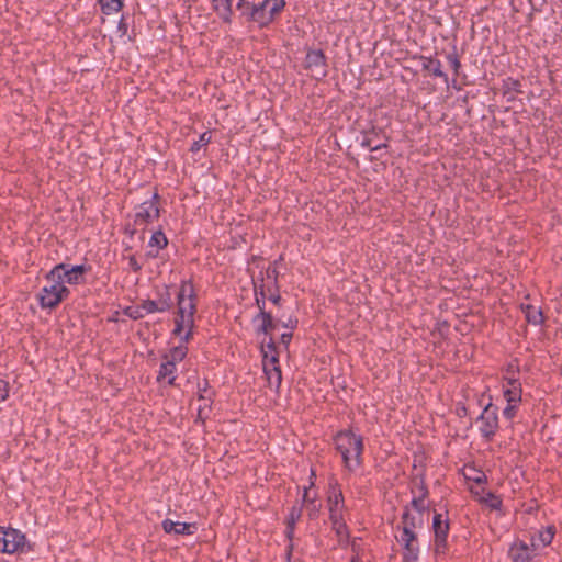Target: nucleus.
I'll return each instance as SVG.
<instances>
[{
	"label": "nucleus",
	"mask_w": 562,
	"mask_h": 562,
	"mask_svg": "<svg viewBox=\"0 0 562 562\" xmlns=\"http://www.w3.org/2000/svg\"><path fill=\"white\" fill-rule=\"evenodd\" d=\"M196 311L195 295L192 283L182 282L178 293V315L173 334L188 341L194 327V314Z\"/></svg>",
	"instance_id": "obj_1"
},
{
	"label": "nucleus",
	"mask_w": 562,
	"mask_h": 562,
	"mask_svg": "<svg viewBox=\"0 0 562 562\" xmlns=\"http://www.w3.org/2000/svg\"><path fill=\"white\" fill-rule=\"evenodd\" d=\"M335 445L341 454L345 467L349 471H355L361 465V456L363 452L362 437L352 431H340L335 436Z\"/></svg>",
	"instance_id": "obj_2"
},
{
	"label": "nucleus",
	"mask_w": 562,
	"mask_h": 562,
	"mask_svg": "<svg viewBox=\"0 0 562 562\" xmlns=\"http://www.w3.org/2000/svg\"><path fill=\"white\" fill-rule=\"evenodd\" d=\"M63 269V265H57L46 274L47 284L38 295L43 308H53L69 295V290L61 280Z\"/></svg>",
	"instance_id": "obj_3"
},
{
	"label": "nucleus",
	"mask_w": 562,
	"mask_h": 562,
	"mask_svg": "<svg viewBox=\"0 0 562 562\" xmlns=\"http://www.w3.org/2000/svg\"><path fill=\"white\" fill-rule=\"evenodd\" d=\"M284 0H265L258 5L254 7L251 12V20L257 22L260 26H266L271 23L277 15L284 9Z\"/></svg>",
	"instance_id": "obj_4"
},
{
	"label": "nucleus",
	"mask_w": 562,
	"mask_h": 562,
	"mask_svg": "<svg viewBox=\"0 0 562 562\" xmlns=\"http://www.w3.org/2000/svg\"><path fill=\"white\" fill-rule=\"evenodd\" d=\"M260 291L256 289V303L259 308V314L255 316L254 322L257 324V331L265 335H271L276 328V323L270 313L265 311V284L259 286Z\"/></svg>",
	"instance_id": "obj_5"
},
{
	"label": "nucleus",
	"mask_w": 562,
	"mask_h": 562,
	"mask_svg": "<svg viewBox=\"0 0 562 562\" xmlns=\"http://www.w3.org/2000/svg\"><path fill=\"white\" fill-rule=\"evenodd\" d=\"M158 194L155 193L148 201L137 206L134 217V224L139 227H146L154 220L159 217Z\"/></svg>",
	"instance_id": "obj_6"
},
{
	"label": "nucleus",
	"mask_w": 562,
	"mask_h": 562,
	"mask_svg": "<svg viewBox=\"0 0 562 562\" xmlns=\"http://www.w3.org/2000/svg\"><path fill=\"white\" fill-rule=\"evenodd\" d=\"M25 546V536L16 529L0 528V551L3 553H14L22 550Z\"/></svg>",
	"instance_id": "obj_7"
},
{
	"label": "nucleus",
	"mask_w": 562,
	"mask_h": 562,
	"mask_svg": "<svg viewBox=\"0 0 562 562\" xmlns=\"http://www.w3.org/2000/svg\"><path fill=\"white\" fill-rule=\"evenodd\" d=\"M477 424L481 434L487 439L492 438L498 428L497 408L488 404L480 415Z\"/></svg>",
	"instance_id": "obj_8"
},
{
	"label": "nucleus",
	"mask_w": 562,
	"mask_h": 562,
	"mask_svg": "<svg viewBox=\"0 0 562 562\" xmlns=\"http://www.w3.org/2000/svg\"><path fill=\"white\" fill-rule=\"evenodd\" d=\"M432 528L435 532V551L437 553H443L449 530L448 520L442 519L441 514H436L434 516Z\"/></svg>",
	"instance_id": "obj_9"
},
{
	"label": "nucleus",
	"mask_w": 562,
	"mask_h": 562,
	"mask_svg": "<svg viewBox=\"0 0 562 562\" xmlns=\"http://www.w3.org/2000/svg\"><path fill=\"white\" fill-rule=\"evenodd\" d=\"M328 508L330 521L344 520V496L342 492L336 486H330V494L328 496Z\"/></svg>",
	"instance_id": "obj_10"
},
{
	"label": "nucleus",
	"mask_w": 562,
	"mask_h": 562,
	"mask_svg": "<svg viewBox=\"0 0 562 562\" xmlns=\"http://www.w3.org/2000/svg\"><path fill=\"white\" fill-rule=\"evenodd\" d=\"M424 525V517L420 513H412L406 509L402 515V535L401 537L416 536V529Z\"/></svg>",
	"instance_id": "obj_11"
},
{
	"label": "nucleus",
	"mask_w": 562,
	"mask_h": 562,
	"mask_svg": "<svg viewBox=\"0 0 562 562\" xmlns=\"http://www.w3.org/2000/svg\"><path fill=\"white\" fill-rule=\"evenodd\" d=\"M305 66L314 77H324L326 75L325 56L322 50H310L306 54Z\"/></svg>",
	"instance_id": "obj_12"
},
{
	"label": "nucleus",
	"mask_w": 562,
	"mask_h": 562,
	"mask_svg": "<svg viewBox=\"0 0 562 562\" xmlns=\"http://www.w3.org/2000/svg\"><path fill=\"white\" fill-rule=\"evenodd\" d=\"M533 548L529 547L526 542L517 540L509 549V557L512 562H530L533 558Z\"/></svg>",
	"instance_id": "obj_13"
},
{
	"label": "nucleus",
	"mask_w": 562,
	"mask_h": 562,
	"mask_svg": "<svg viewBox=\"0 0 562 562\" xmlns=\"http://www.w3.org/2000/svg\"><path fill=\"white\" fill-rule=\"evenodd\" d=\"M400 542L403 544V562H418L419 548L417 536L401 537Z\"/></svg>",
	"instance_id": "obj_14"
},
{
	"label": "nucleus",
	"mask_w": 562,
	"mask_h": 562,
	"mask_svg": "<svg viewBox=\"0 0 562 562\" xmlns=\"http://www.w3.org/2000/svg\"><path fill=\"white\" fill-rule=\"evenodd\" d=\"M61 265L64 266V269L61 270V280L64 281V284L66 282L69 284L79 283L86 271L85 266L80 265L70 267L69 265Z\"/></svg>",
	"instance_id": "obj_15"
},
{
	"label": "nucleus",
	"mask_w": 562,
	"mask_h": 562,
	"mask_svg": "<svg viewBox=\"0 0 562 562\" xmlns=\"http://www.w3.org/2000/svg\"><path fill=\"white\" fill-rule=\"evenodd\" d=\"M198 402V418L204 420L209 417L211 412V393L207 391L206 386L204 389H199V396L196 398Z\"/></svg>",
	"instance_id": "obj_16"
},
{
	"label": "nucleus",
	"mask_w": 562,
	"mask_h": 562,
	"mask_svg": "<svg viewBox=\"0 0 562 562\" xmlns=\"http://www.w3.org/2000/svg\"><path fill=\"white\" fill-rule=\"evenodd\" d=\"M504 396L507 403H519L521 401V384L518 380L509 378L504 385Z\"/></svg>",
	"instance_id": "obj_17"
},
{
	"label": "nucleus",
	"mask_w": 562,
	"mask_h": 562,
	"mask_svg": "<svg viewBox=\"0 0 562 562\" xmlns=\"http://www.w3.org/2000/svg\"><path fill=\"white\" fill-rule=\"evenodd\" d=\"M554 533L555 528L553 526H548L539 530L538 533L531 538V547L533 550L549 546L553 540Z\"/></svg>",
	"instance_id": "obj_18"
},
{
	"label": "nucleus",
	"mask_w": 562,
	"mask_h": 562,
	"mask_svg": "<svg viewBox=\"0 0 562 562\" xmlns=\"http://www.w3.org/2000/svg\"><path fill=\"white\" fill-rule=\"evenodd\" d=\"M171 300L161 299L159 301L146 300L140 304V310L145 314L154 313V312H165L171 307Z\"/></svg>",
	"instance_id": "obj_19"
},
{
	"label": "nucleus",
	"mask_w": 562,
	"mask_h": 562,
	"mask_svg": "<svg viewBox=\"0 0 562 562\" xmlns=\"http://www.w3.org/2000/svg\"><path fill=\"white\" fill-rule=\"evenodd\" d=\"M193 526L187 522L172 521L171 519H165L162 521V529L167 533L176 535H191Z\"/></svg>",
	"instance_id": "obj_20"
},
{
	"label": "nucleus",
	"mask_w": 562,
	"mask_h": 562,
	"mask_svg": "<svg viewBox=\"0 0 562 562\" xmlns=\"http://www.w3.org/2000/svg\"><path fill=\"white\" fill-rule=\"evenodd\" d=\"M261 352L262 366H272L273 363L279 362L276 346L272 338H270L268 342H262Z\"/></svg>",
	"instance_id": "obj_21"
},
{
	"label": "nucleus",
	"mask_w": 562,
	"mask_h": 562,
	"mask_svg": "<svg viewBox=\"0 0 562 562\" xmlns=\"http://www.w3.org/2000/svg\"><path fill=\"white\" fill-rule=\"evenodd\" d=\"M263 371L268 381V384L271 389H278L282 381L281 370L278 363H273L272 366H263Z\"/></svg>",
	"instance_id": "obj_22"
},
{
	"label": "nucleus",
	"mask_w": 562,
	"mask_h": 562,
	"mask_svg": "<svg viewBox=\"0 0 562 562\" xmlns=\"http://www.w3.org/2000/svg\"><path fill=\"white\" fill-rule=\"evenodd\" d=\"M175 371H176V364L173 361L167 360V361L162 362L160 366L159 373H158V380L159 381L167 380L168 384L172 385L176 380Z\"/></svg>",
	"instance_id": "obj_23"
},
{
	"label": "nucleus",
	"mask_w": 562,
	"mask_h": 562,
	"mask_svg": "<svg viewBox=\"0 0 562 562\" xmlns=\"http://www.w3.org/2000/svg\"><path fill=\"white\" fill-rule=\"evenodd\" d=\"M99 3L102 12L108 15L119 12L123 7L122 0H99Z\"/></svg>",
	"instance_id": "obj_24"
},
{
	"label": "nucleus",
	"mask_w": 562,
	"mask_h": 562,
	"mask_svg": "<svg viewBox=\"0 0 562 562\" xmlns=\"http://www.w3.org/2000/svg\"><path fill=\"white\" fill-rule=\"evenodd\" d=\"M522 308L525 311L526 318L529 323H532L535 325L542 323V312L539 308L531 305L522 306Z\"/></svg>",
	"instance_id": "obj_25"
},
{
	"label": "nucleus",
	"mask_w": 562,
	"mask_h": 562,
	"mask_svg": "<svg viewBox=\"0 0 562 562\" xmlns=\"http://www.w3.org/2000/svg\"><path fill=\"white\" fill-rule=\"evenodd\" d=\"M333 529L335 530L339 542H347L349 533L344 520L331 521Z\"/></svg>",
	"instance_id": "obj_26"
},
{
	"label": "nucleus",
	"mask_w": 562,
	"mask_h": 562,
	"mask_svg": "<svg viewBox=\"0 0 562 562\" xmlns=\"http://www.w3.org/2000/svg\"><path fill=\"white\" fill-rule=\"evenodd\" d=\"M167 244H168L167 237L165 236V234L161 231L155 232L151 235L150 240H149V246L156 247L157 251L159 249H162L164 247H166Z\"/></svg>",
	"instance_id": "obj_27"
},
{
	"label": "nucleus",
	"mask_w": 562,
	"mask_h": 562,
	"mask_svg": "<svg viewBox=\"0 0 562 562\" xmlns=\"http://www.w3.org/2000/svg\"><path fill=\"white\" fill-rule=\"evenodd\" d=\"M301 516V509H297L295 507L292 508L289 518H288V528H286V536L288 538H292L294 532V524Z\"/></svg>",
	"instance_id": "obj_28"
},
{
	"label": "nucleus",
	"mask_w": 562,
	"mask_h": 562,
	"mask_svg": "<svg viewBox=\"0 0 562 562\" xmlns=\"http://www.w3.org/2000/svg\"><path fill=\"white\" fill-rule=\"evenodd\" d=\"M425 69H427L435 77H443L445 74L441 70V64L439 60L428 59V61L424 65Z\"/></svg>",
	"instance_id": "obj_29"
},
{
	"label": "nucleus",
	"mask_w": 562,
	"mask_h": 562,
	"mask_svg": "<svg viewBox=\"0 0 562 562\" xmlns=\"http://www.w3.org/2000/svg\"><path fill=\"white\" fill-rule=\"evenodd\" d=\"M214 9L221 14H229L232 11V0H213Z\"/></svg>",
	"instance_id": "obj_30"
},
{
	"label": "nucleus",
	"mask_w": 562,
	"mask_h": 562,
	"mask_svg": "<svg viewBox=\"0 0 562 562\" xmlns=\"http://www.w3.org/2000/svg\"><path fill=\"white\" fill-rule=\"evenodd\" d=\"M211 142V134L210 132H204L200 135V138L199 140L194 142L192 145H191V148L190 150L192 153H196L201 149L202 146H205L207 145L209 143Z\"/></svg>",
	"instance_id": "obj_31"
},
{
	"label": "nucleus",
	"mask_w": 562,
	"mask_h": 562,
	"mask_svg": "<svg viewBox=\"0 0 562 562\" xmlns=\"http://www.w3.org/2000/svg\"><path fill=\"white\" fill-rule=\"evenodd\" d=\"M188 349L186 346H178L175 347L170 352V359L169 361H173L175 363L178 361H181L187 356Z\"/></svg>",
	"instance_id": "obj_32"
},
{
	"label": "nucleus",
	"mask_w": 562,
	"mask_h": 562,
	"mask_svg": "<svg viewBox=\"0 0 562 562\" xmlns=\"http://www.w3.org/2000/svg\"><path fill=\"white\" fill-rule=\"evenodd\" d=\"M426 495V492L423 493V495L419 498H414L412 501V506L414 512L413 513H420L422 517H424L426 505L424 503V497Z\"/></svg>",
	"instance_id": "obj_33"
},
{
	"label": "nucleus",
	"mask_w": 562,
	"mask_h": 562,
	"mask_svg": "<svg viewBox=\"0 0 562 562\" xmlns=\"http://www.w3.org/2000/svg\"><path fill=\"white\" fill-rule=\"evenodd\" d=\"M518 403H507V406L504 408V416L508 419L513 418L515 416V413H516V407H517Z\"/></svg>",
	"instance_id": "obj_34"
},
{
	"label": "nucleus",
	"mask_w": 562,
	"mask_h": 562,
	"mask_svg": "<svg viewBox=\"0 0 562 562\" xmlns=\"http://www.w3.org/2000/svg\"><path fill=\"white\" fill-rule=\"evenodd\" d=\"M9 396V384L4 380H0V402H3Z\"/></svg>",
	"instance_id": "obj_35"
},
{
	"label": "nucleus",
	"mask_w": 562,
	"mask_h": 562,
	"mask_svg": "<svg viewBox=\"0 0 562 562\" xmlns=\"http://www.w3.org/2000/svg\"><path fill=\"white\" fill-rule=\"evenodd\" d=\"M319 504H316L315 501H311V504H310V507H306L310 512V517L314 518L317 516V513H318V509H319Z\"/></svg>",
	"instance_id": "obj_36"
},
{
	"label": "nucleus",
	"mask_w": 562,
	"mask_h": 562,
	"mask_svg": "<svg viewBox=\"0 0 562 562\" xmlns=\"http://www.w3.org/2000/svg\"><path fill=\"white\" fill-rule=\"evenodd\" d=\"M128 263L134 271H138L142 268L134 256L128 257Z\"/></svg>",
	"instance_id": "obj_37"
},
{
	"label": "nucleus",
	"mask_w": 562,
	"mask_h": 562,
	"mask_svg": "<svg viewBox=\"0 0 562 562\" xmlns=\"http://www.w3.org/2000/svg\"><path fill=\"white\" fill-rule=\"evenodd\" d=\"M267 278L271 280L273 283L277 281V270L274 268L267 269Z\"/></svg>",
	"instance_id": "obj_38"
},
{
	"label": "nucleus",
	"mask_w": 562,
	"mask_h": 562,
	"mask_svg": "<svg viewBox=\"0 0 562 562\" xmlns=\"http://www.w3.org/2000/svg\"><path fill=\"white\" fill-rule=\"evenodd\" d=\"M311 501H315L314 498L310 497V492L305 487L304 488V494H303V502L305 504L306 507H310V504H311Z\"/></svg>",
	"instance_id": "obj_39"
},
{
	"label": "nucleus",
	"mask_w": 562,
	"mask_h": 562,
	"mask_svg": "<svg viewBox=\"0 0 562 562\" xmlns=\"http://www.w3.org/2000/svg\"><path fill=\"white\" fill-rule=\"evenodd\" d=\"M145 315V313L140 310V305L134 311L130 313V316L137 319Z\"/></svg>",
	"instance_id": "obj_40"
},
{
	"label": "nucleus",
	"mask_w": 562,
	"mask_h": 562,
	"mask_svg": "<svg viewBox=\"0 0 562 562\" xmlns=\"http://www.w3.org/2000/svg\"><path fill=\"white\" fill-rule=\"evenodd\" d=\"M449 61H450L451 66L453 67V69H454L456 71H458V68L460 67V63H459V60L457 59V57L449 56Z\"/></svg>",
	"instance_id": "obj_41"
},
{
	"label": "nucleus",
	"mask_w": 562,
	"mask_h": 562,
	"mask_svg": "<svg viewBox=\"0 0 562 562\" xmlns=\"http://www.w3.org/2000/svg\"><path fill=\"white\" fill-rule=\"evenodd\" d=\"M292 338V334H282L281 335V342L284 345V346H288L290 340Z\"/></svg>",
	"instance_id": "obj_42"
},
{
	"label": "nucleus",
	"mask_w": 562,
	"mask_h": 562,
	"mask_svg": "<svg viewBox=\"0 0 562 562\" xmlns=\"http://www.w3.org/2000/svg\"><path fill=\"white\" fill-rule=\"evenodd\" d=\"M491 499H492L491 507L497 508L499 506V504H501V501L498 498L492 496V495H491Z\"/></svg>",
	"instance_id": "obj_43"
},
{
	"label": "nucleus",
	"mask_w": 562,
	"mask_h": 562,
	"mask_svg": "<svg viewBox=\"0 0 562 562\" xmlns=\"http://www.w3.org/2000/svg\"><path fill=\"white\" fill-rule=\"evenodd\" d=\"M280 299H281V297H280V295H279V294H271V295L269 296V300H270L273 304H278V303H279V301H280Z\"/></svg>",
	"instance_id": "obj_44"
},
{
	"label": "nucleus",
	"mask_w": 562,
	"mask_h": 562,
	"mask_svg": "<svg viewBox=\"0 0 562 562\" xmlns=\"http://www.w3.org/2000/svg\"><path fill=\"white\" fill-rule=\"evenodd\" d=\"M484 477H485V476H484V474H482V473H481V474H479L477 476L473 477V480H474L476 483H481V482L483 481V479H484Z\"/></svg>",
	"instance_id": "obj_45"
},
{
	"label": "nucleus",
	"mask_w": 562,
	"mask_h": 562,
	"mask_svg": "<svg viewBox=\"0 0 562 562\" xmlns=\"http://www.w3.org/2000/svg\"><path fill=\"white\" fill-rule=\"evenodd\" d=\"M351 562H359V559H358V558H353V559L351 560Z\"/></svg>",
	"instance_id": "obj_46"
}]
</instances>
